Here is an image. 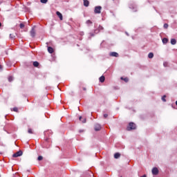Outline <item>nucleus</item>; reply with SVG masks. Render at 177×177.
Wrapping results in <instances>:
<instances>
[{"label":"nucleus","mask_w":177,"mask_h":177,"mask_svg":"<svg viewBox=\"0 0 177 177\" xmlns=\"http://www.w3.org/2000/svg\"><path fill=\"white\" fill-rule=\"evenodd\" d=\"M90 34V37H95V32H94V33L93 32H90L89 33Z\"/></svg>","instance_id":"28"},{"label":"nucleus","mask_w":177,"mask_h":177,"mask_svg":"<svg viewBox=\"0 0 177 177\" xmlns=\"http://www.w3.org/2000/svg\"><path fill=\"white\" fill-rule=\"evenodd\" d=\"M33 66H34V67H38V66H39V62H33Z\"/></svg>","instance_id":"19"},{"label":"nucleus","mask_w":177,"mask_h":177,"mask_svg":"<svg viewBox=\"0 0 177 177\" xmlns=\"http://www.w3.org/2000/svg\"><path fill=\"white\" fill-rule=\"evenodd\" d=\"M165 97H167V95H163V96L162 97V102H167V100H165Z\"/></svg>","instance_id":"23"},{"label":"nucleus","mask_w":177,"mask_h":177,"mask_svg":"<svg viewBox=\"0 0 177 177\" xmlns=\"http://www.w3.org/2000/svg\"><path fill=\"white\" fill-rule=\"evenodd\" d=\"M46 133H47V132H46V131H45V132H44V135H46Z\"/></svg>","instance_id":"40"},{"label":"nucleus","mask_w":177,"mask_h":177,"mask_svg":"<svg viewBox=\"0 0 177 177\" xmlns=\"http://www.w3.org/2000/svg\"><path fill=\"white\" fill-rule=\"evenodd\" d=\"M83 91H86V88L84 87Z\"/></svg>","instance_id":"36"},{"label":"nucleus","mask_w":177,"mask_h":177,"mask_svg":"<svg viewBox=\"0 0 177 177\" xmlns=\"http://www.w3.org/2000/svg\"><path fill=\"white\" fill-rule=\"evenodd\" d=\"M163 27L164 28H168V24H165Z\"/></svg>","instance_id":"29"},{"label":"nucleus","mask_w":177,"mask_h":177,"mask_svg":"<svg viewBox=\"0 0 177 177\" xmlns=\"http://www.w3.org/2000/svg\"><path fill=\"white\" fill-rule=\"evenodd\" d=\"M46 143H48V142H49V138H46Z\"/></svg>","instance_id":"33"},{"label":"nucleus","mask_w":177,"mask_h":177,"mask_svg":"<svg viewBox=\"0 0 177 177\" xmlns=\"http://www.w3.org/2000/svg\"><path fill=\"white\" fill-rule=\"evenodd\" d=\"M1 26H2V23L0 22V27H1Z\"/></svg>","instance_id":"38"},{"label":"nucleus","mask_w":177,"mask_h":177,"mask_svg":"<svg viewBox=\"0 0 177 177\" xmlns=\"http://www.w3.org/2000/svg\"><path fill=\"white\" fill-rule=\"evenodd\" d=\"M19 27L20 28H24V24H20Z\"/></svg>","instance_id":"27"},{"label":"nucleus","mask_w":177,"mask_h":177,"mask_svg":"<svg viewBox=\"0 0 177 177\" xmlns=\"http://www.w3.org/2000/svg\"><path fill=\"white\" fill-rule=\"evenodd\" d=\"M21 156H23V151H19L16 152L15 153H14L12 155V157H14V158H16L17 157H20Z\"/></svg>","instance_id":"3"},{"label":"nucleus","mask_w":177,"mask_h":177,"mask_svg":"<svg viewBox=\"0 0 177 177\" xmlns=\"http://www.w3.org/2000/svg\"><path fill=\"white\" fill-rule=\"evenodd\" d=\"M8 81H9V82H12V81H13V77L9 76Z\"/></svg>","instance_id":"22"},{"label":"nucleus","mask_w":177,"mask_h":177,"mask_svg":"<svg viewBox=\"0 0 177 177\" xmlns=\"http://www.w3.org/2000/svg\"><path fill=\"white\" fill-rule=\"evenodd\" d=\"M79 120H80V121H82V122L83 124H85V122H86V118H82V116H80V117L79 118Z\"/></svg>","instance_id":"14"},{"label":"nucleus","mask_w":177,"mask_h":177,"mask_svg":"<svg viewBox=\"0 0 177 177\" xmlns=\"http://www.w3.org/2000/svg\"><path fill=\"white\" fill-rule=\"evenodd\" d=\"M17 111H18L17 107H15V108H13V111H16V112H17Z\"/></svg>","instance_id":"32"},{"label":"nucleus","mask_w":177,"mask_h":177,"mask_svg":"<svg viewBox=\"0 0 177 177\" xmlns=\"http://www.w3.org/2000/svg\"><path fill=\"white\" fill-rule=\"evenodd\" d=\"M10 38H11V39H13L15 38V35L10 34Z\"/></svg>","instance_id":"26"},{"label":"nucleus","mask_w":177,"mask_h":177,"mask_svg":"<svg viewBox=\"0 0 177 177\" xmlns=\"http://www.w3.org/2000/svg\"><path fill=\"white\" fill-rule=\"evenodd\" d=\"M48 53H53V52H54L53 48H52L50 46H48Z\"/></svg>","instance_id":"11"},{"label":"nucleus","mask_w":177,"mask_h":177,"mask_svg":"<svg viewBox=\"0 0 177 177\" xmlns=\"http://www.w3.org/2000/svg\"><path fill=\"white\" fill-rule=\"evenodd\" d=\"M40 2L41 3H48V0H40Z\"/></svg>","instance_id":"24"},{"label":"nucleus","mask_w":177,"mask_h":177,"mask_svg":"<svg viewBox=\"0 0 177 177\" xmlns=\"http://www.w3.org/2000/svg\"><path fill=\"white\" fill-rule=\"evenodd\" d=\"M99 80H100V82H102V83H103V82H104V80H105V77H104V76H101L100 78H99Z\"/></svg>","instance_id":"17"},{"label":"nucleus","mask_w":177,"mask_h":177,"mask_svg":"<svg viewBox=\"0 0 177 177\" xmlns=\"http://www.w3.org/2000/svg\"><path fill=\"white\" fill-rule=\"evenodd\" d=\"M141 177H147V176H146V174H145V175L142 176Z\"/></svg>","instance_id":"37"},{"label":"nucleus","mask_w":177,"mask_h":177,"mask_svg":"<svg viewBox=\"0 0 177 177\" xmlns=\"http://www.w3.org/2000/svg\"><path fill=\"white\" fill-rule=\"evenodd\" d=\"M121 80H123V81H124L125 82H128L129 81V79H128V77H121Z\"/></svg>","instance_id":"20"},{"label":"nucleus","mask_w":177,"mask_h":177,"mask_svg":"<svg viewBox=\"0 0 177 177\" xmlns=\"http://www.w3.org/2000/svg\"><path fill=\"white\" fill-rule=\"evenodd\" d=\"M149 59H153L154 57V54L153 53H149L148 55Z\"/></svg>","instance_id":"16"},{"label":"nucleus","mask_w":177,"mask_h":177,"mask_svg":"<svg viewBox=\"0 0 177 177\" xmlns=\"http://www.w3.org/2000/svg\"><path fill=\"white\" fill-rule=\"evenodd\" d=\"M56 15L59 18V20H63V15H62L60 12L57 11Z\"/></svg>","instance_id":"8"},{"label":"nucleus","mask_w":177,"mask_h":177,"mask_svg":"<svg viewBox=\"0 0 177 177\" xmlns=\"http://www.w3.org/2000/svg\"><path fill=\"white\" fill-rule=\"evenodd\" d=\"M84 6H86V8H88V6H89V1L84 0Z\"/></svg>","instance_id":"10"},{"label":"nucleus","mask_w":177,"mask_h":177,"mask_svg":"<svg viewBox=\"0 0 177 177\" xmlns=\"http://www.w3.org/2000/svg\"><path fill=\"white\" fill-rule=\"evenodd\" d=\"M167 62H165L164 64H163V66H165V67H167Z\"/></svg>","instance_id":"34"},{"label":"nucleus","mask_w":177,"mask_h":177,"mask_svg":"<svg viewBox=\"0 0 177 177\" xmlns=\"http://www.w3.org/2000/svg\"><path fill=\"white\" fill-rule=\"evenodd\" d=\"M95 131H100L102 129V126L100 124H95L94 126Z\"/></svg>","instance_id":"4"},{"label":"nucleus","mask_w":177,"mask_h":177,"mask_svg":"<svg viewBox=\"0 0 177 177\" xmlns=\"http://www.w3.org/2000/svg\"><path fill=\"white\" fill-rule=\"evenodd\" d=\"M126 35H127L128 37H129V34H128L127 32H126Z\"/></svg>","instance_id":"35"},{"label":"nucleus","mask_w":177,"mask_h":177,"mask_svg":"<svg viewBox=\"0 0 177 177\" xmlns=\"http://www.w3.org/2000/svg\"><path fill=\"white\" fill-rule=\"evenodd\" d=\"M171 45H176V39H171Z\"/></svg>","instance_id":"18"},{"label":"nucleus","mask_w":177,"mask_h":177,"mask_svg":"<svg viewBox=\"0 0 177 177\" xmlns=\"http://www.w3.org/2000/svg\"><path fill=\"white\" fill-rule=\"evenodd\" d=\"M28 133H32V129H28Z\"/></svg>","instance_id":"30"},{"label":"nucleus","mask_w":177,"mask_h":177,"mask_svg":"<svg viewBox=\"0 0 177 177\" xmlns=\"http://www.w3.org/2000/svg\"><path fill=\"white\" fill-rule=\"evenodd\" d=\"M1 68H2V66L0 65V70H1Z\"/></svg>","instance_id":"41"},{"label":"nucleus","mask_w":177,"mask_h":177,"mask_svg":"<svg viewBox=\"0 0 177 177\" xmlns=\"http://www.w3.org/2000/svg\"><path fill=\"white\" fill-rule=\"evenodd\" d=\"M107 117H109V115L107 113H104V118H107Z\"/></svg>","instance_id":"31"},{"label":"nucleus","mask_w":177,"mask_h":177,"mask_svg":"<svg viewBox=\"0 0 177 177\" xmlns=\"http://www.w3.org/2000/svg\"><path fill=\"white\" fill-rule=\"evenodd\" d=\"M158 172H159V171H158V168H157V167H153V169H152V174L153 175H157L158 174Z\"/></svg>","instance_id":"5"},{"label":"nucleus","mask_w":177,"mask_h":177,"mask_svg":"<svg viewBox=\"0 0 177 177\" xmlns=\"http://www.w3.org/2000/svg\"><path fill=\"white\" fill-rule=\"evenodd\" d=\"M37 160L38 161H42V160H44V157H42L41 156H38Z\"/></svg>","instance_id":"21"},{"label":"nucleus","mask_w":177,"mask_h":177,"mask_svg":"<svg viewBox=\"0 0 177 177\" xmlns=\"http://www.w3.org/2000/svg\"><path fill=\"white\" fill-rule=\"evenodd\" d=\"M121 157V154L120 153H115L114 154V158H120Z\"/></svg>","instance_id":"15"},{"label":"nucleus","mask_w":177,"mask_h":177,"mask_svg":"<svg viewBox=\"0 0 177 177\" xmlns=\"http://www.w3.org/2000/svg\"><path fill=\"white\" fill-rule=\"evenodd\" d=\"M109 55L111 57H118V56H119L118 53L116 52H111V53H110Z\"/></svg>","instance_id":"7"},{"label":"nucleus","mask_w":177,"mask_h":177,"mask_svg":"<svg viewBox=\"0 0 177 177\" xmlns=\"http://www.w3.org/2000/svg\"><path fill=\"white\" fill-rule=\"evenodd\" d=\"M162 44H168V38L164 37V38L162 39Z\"/></svg>","instance_id":"13"},{"label":"nucleus","mask_w":177,"mask_h":177,"mask_svg":"<svg viewBox=\"0 0 177 177\" xmlns=\"http://www.w3.org/2000/svg\"><path fill=\"white\" fill-rule=\"evenodd\" d=\"M101 10H102V6H95L94 10V13L95 15H99L101 13Z\"/></svg>","instance_id":"2"},{"label":"nucleus","mask_w":177,"mask_h":177,"mask_svg":"<svg viewBox=\"0 0 177 177\" xmlns=\"http://www.w3.org/2000/svg\"><path fill=\"white\" fill-rule=\"evenodd\" d=\"M80 132H84V131L83 130H80Z\"/></svg>","instance_id":"39"},{"label":"nucleus","mask_w":177,"mask_h":177,"mask_svg":"<svg viewBox=\"0 0 177 177\" xmlns=\"http://www.w3.org/2000/svg\"><path fill=\"white\" fill-rule=\"evenodd\" d=\"M130 9H133L134 12H136V6L135 4H132L129 6Z\"/></svg>","instance_id":"12"},{"label":"nucleus","mask_w":177,"mask_h":177,"mask_svg":"<svg viewBox=\"0 0 177 177\" xmlns=\"http://www.w3.org/2000/svg\"><path fill=\"white\" fill-rule=\"evenodd\" d=\"M102 30H104V28H103V26H100L98 27V29L95 30V34H99V32H100V31H102Z\"/></svg>","instance_id":"6"},{"label":"nucleus","mask_w":177,"mask_h":177,"mask_svg":"<svg viewBox=\"0 0 177 177\" xmlns=\"http://www.w3.org/2000/svg\"><path fill=\"white\" fill-rule=\"evenodd\" d=\"M176 106H177V101H176Z\"/></svg>","instance_id":"42"},{"label":"nucleus","mask_w":177,"mask_h":177,"mask_svg":"<svg viewBox=\"0 0 177 177\" xmlns=\"http://www.w3.org/2000/svg\"><path fill=\"white\" fill-rule=\"evenodd\" d=\"M86 23V24H88V25L92 24V21H91V20H87Z\"/></svg>","instance_id":"25"},{"label":"nucleus","mask_w":177,"mask_h":177,"mask_svg":"<svg viewBox=\"0 0 177 177\" xmlns=\"http://www.w3.org/2000/svg\"><path fill=\"white\" fill-rule=\"evenodd\" d=\"M132 129H136V124L133 122H130L127 127V131H132Z\"/></svg>","instance_id":"1"},{"label":"nucleus","mask_w":177,"mask_h":177,"mask_svg":"<svg viewBox=\"0 0 177 177\" xmlns=\"http://www.w3.org/2000/svg\"><path fill=\"white\" fill-rule=\"evenodd\" d=\"M30 35H31V37H32V38H34V37H35V29L34 28H32V29L30 30Z\"/></svg>","instance_id":"9"}]
</instances>
